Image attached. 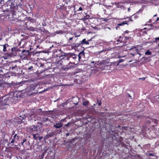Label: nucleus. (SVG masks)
<instances>
[{
	"instance_id": "nucleus-16",
	"label": "nucleus",
	"mask_w": 159,
	"mask_h": 159,
	"mask_svg": "<svg viewBox=\"0 0 159 159\" xmlns=\"http://www.w3.org/2000/svg\"><path fill=\"white\" fill-rule=\"evenodd\" d=\"M54 135V133L53 132L49 133V134H47L45 136V138L48 139L50 137H52Z\"/></svg>"
},
{
	"instance_id": "nucleus-44",
	"label": "nucleus",
	"mask_w": 159,
	"mask_h": 159,
	"mask_svg": "<svg viewBox=\"0 0 159 159\" xmlns=\"http://www.w3.org/2000/svg\"><path fill=\"white\" fill-rule=\"evenodd\" d=\"M105 52V50H102V51H100V52H99V53H102V52Z\"/></svg>"
},
{
	"instance_id": "nucleus-30",
	"label": "nucleus",
	"mask_w": 159,
	"mask_h": 159,
	"mask_svg": "<svg viewBox=\"0 0 159 159\" xmlns=\"http://www.w3.org/2000/svg\"><path fill=\"white\" fill-rule=\"evenodd\" d=\"M98 106H100L101 105V104H102V103H101V100H100L99 101H98V99H97V102L96 103V104H98Z\"/></svg>"
},
{
	"instance_id": "nucleus-57",
	"label": "nucleus",
	"mask_w": 159,
	"mask_h": 159,
	"mask_svg": "<svg viewBox=\"0 0 159 159\" xmlns=\"http://www.w3.org/2000/svg\"><path fill=\"white\" fill-rule=\"evenodd\" d=\"M157 16V15H156H156H154V17H155V16Z\"/></svg>"
},
{
	"instance_id": "nucleus-62",
	"label": "nucleus",
	"mask_w": 159,
	"mask_h": 159,
	"mask_svg": "<svg viewBox=\"0 0 159 159\" xmlns=\"http://www.w3.org/2000/svg\"><path fill=\"white\" fill-rule=\"evenodd\" d=\"M95 104H93V106H95Z\"/></svg>"
},
{
	"instance_id": "nucleus-24",
	"label": "nucleus",
	"mask_w": 159,
	"mask_h": 159,
	"mask_svg": "<svg viewBox=\"0 0 159 159\" xmlns=\"http://www.w3.org/2000/svg\"><path fill=\"white\" fill-rule=\"evenodd\" d=\"M122 41V40H116L114 42V43H113L114 44H115L116 45H119V44H120V43H121V42Z\"/></svg>"
},
{
	"instance_id": "nucleus-15",
	"label": "nucleus",
	"mask_w": 159,
	"mask_h": 159,
	"mask_svg": "<svg viewBox=\"0 0 159 159\" xmlns=\"http://www.w3.org/2000/svg\"><path fill=\"white\" fill-rule=\"evenodd\" d=\"M120 44L119 45H117V47H121L124 46H125L127 44H126V42H125V41H122L121 42V43H120Z\"/></svg>"
},
{
	"instance_id": "nucleus-27",
	"label": "nucleus",
	"mask_w": 159,
	"mask_h": 159,
	"mask_svg": "<svg viewBox=\"0 0 159 159\" xmlns=\"http://www.w3.org/2000/svg\"><path fill=\"white\" fill-rule=\"evenodd\" d=\"M25 118L26 117L25 115H22V116L21 115H20L19 117V119L22 120L25 119Z\"/></svg>"
},
{
	"instance_id": "nucleus-28",
	"label": "nucleus",
	"mask_w": 159,
	"mask_h": 159,
	"mask_svg": "<svg viewBox=\"0 0 159 159\" xmlns=\"http://www.w3.org/2000/svg\"><path fill=\"white\" fill-rule=\"evenodd\" d=\"M152 54V52L149 50H147L145 52V54L147 55H151Z\"/></svg>"
},
{
	"instance_id": "nucleus-26",
	"label": "nucleus",
	"mask_w": 159,
	"mask_h": 159,
	"mask_svg": "<svg viewBox=\"0 0 159 159\" xmlns=\"http://www.w3.org/2000/svg\"><path fill=\"white\" fill-rule=\"evenodd\" d=\"M11 158V156L8 155H6L5 156V157L4 158V157H3V159H10Z\"/></svg>"
},
{
	"instance_id": "nucleus-42",
	"label": "nucleus",
	"mask_w": 159,
	"mask_h": 159,
	"mask_svg": "<svg viewBox=\"0 0 159 159\" xmlns=\"http://www.w3.org/2000/svg\"><path fill=\"white\" fill-rule=\"evenodd\" d=\"M139 79H142V80H145V78L144 77H143L142 78H139Z\"/></svg>"
},
{
	"instance_id": "nucleus-12",
	"label": "nucleus",
	"mask_w": 159,
	"mask_h": 159,
	"mask_svg": "<svg viewBox=\"0 0 159 159\" xmlns=\"http://www.w3.org/2000/svg\"><path fill=\"white\" fill-rule=\"evenodd\" d=\"M84 56L85 54L84 51L80 52L78 55L79 61H80L82 57L84 58Z\"/></svg>"
},
{
	"instance_id": "nucleus-7",
	"label": "nucleus",
	"mask_w": 159,
	"mask_h": 159,
	"mask_svg": "<svg viewBox=\"0 0 159 159\" xmlns=\"http://www.w3.org/2000/svg\"><path fill=\"white\" fill-rule=\"evenodd\" d=\"M33 112L32 115H30L29 116V119L31 122L34 121H36V118L34 116H35L40 115L42 114V109H37L36 110H34L32 111Z\"/></svg>"
},
{
	"instance_id": "nucleus-48",
	"label": "nucleus",
	"mask_w": 159,
	"mask_h": 159,
	"mask_svg": "<svg viewBox=\"0 0 159 159\" xmlns=\"http://www.w3.org/2000/svg\"><path fill=\"white\" fill-rule=\"evenodd\" d=\"M6 108V107H3V108H1V109H5V108Z\"/></svg>"
},
{
	"instance_id": "nucleus-40",
	"label": "nucleus",
	"mask_w": 159,
	"mask_h": 159,
	"mask_svg": "<svg viewBox=\"0 0 159 159\" xmlns=\"http://www.w3.org/2000/svg\"><path fill=\"white\" fill-rule=\"evenodd\" d=\"M82 8L81 7H80L79 9L78 10H77V11H82Z\"/></svg>"
},
{
	"instance_id": "nucleus-35",
	"label": "nucleus",
	"mask_w": 159,
	"mask_h": 159,
	"mask_svg": "<svg viewBox=\"0 0 159 159\" xmlns=\"http://www.w3.org/2000/svg\"><path fill=\"white\" fill-rule=\"evenodd\" d=\"M57 33L58 34H61L62 33V31H59L57 32Z\"/></svg>"
},
{
	"instance_id": "nucleus-32",
	"label": "nucleus",
	"mask_w": 159,
	"mask_h": 159,
	"mask_svg": "<svg viewBox=\"0 0 159 159\" xmlns=\"http://www.w3.org/2000/svg\"><path fill=\"white\" fill-rule=\"evenodd\" d=\"M71 124V123L70 122H68L66 124H65L64 125L65 127H67L68 126H69L70 124Z\"/></svg>"
},
{
	"instance_id": "nucleus-46",
	"label": "nucleus",
	"mask_w": 159,
	"mask_h": 159,
	"mask_svg": "<svg viewBox=\"0 0 159 159\" xmlns=\"http://www.w3.org/2000/svg\"><path fill=\"white\" fill-rule=\"evenodd\" d=\"M15 133V131L14 130H13L12 133V135H13Z\"/></svg>"
},
{
	"instance_id": "nucleus-39",
	"label": "nucleus",
	"mask_w": 159,
	"mask_h": 159,
	"mask_svg": "<svg viewBox=\"0 0 159 159\" xmlns=\"http://www.w3.org/2000/svg\"><path fill=\"white\" fill-rule=\"evenodd\" d=\"M43 137L42 136H39V137H38V138H39V140L40 141L42 139H43Z\"/></svg>"
},
{
	"instance_id": "nucleus-1",
	"label": "nucleus",
	"mask_w": 159,
	"mask_h": 159,
	"mask_svg": "<svg viewBox=\"0 0 159 159\" xmlns=\"http://www.w3.org/2000/svg\"><path fill=\"white\" fill-rule=\"evenodd\" d=\"M32 42V41L31 42V43ZM30 42L29 41L28 42V44L29 46H30V49H28L25 48L26 50H23L21 52V55H20V57L22 59L25 60H28L31 57V56L32 55H34L36 54V53H38V52H35L34 51H30L33 48H32L34 45H32V44L30 45ZM26 45L27 44V43H26Z\"/></svg>"
},
{
	"instance_id": "nucleus-52",
	"label": "nucleus",
	"mask_w": 159,
	"mask_h": 159,
	"mask_svg": "<svg viewBox=\"0 0 159 159\" xmlns=\"http://www.w3.org/2000/svg\"><path fill=\"white\" fill-rule=\"evenodd\" d=\"M130 8H128V11H130Z\"/></svg>"
},
{
	"instance_id": "nucleus-29",
	"label": "nucleus",
	"mask_w": 159,
	"mask_h": 159,
	"mask_svg": "<svg viewBox=\"0 0 159 159\" xmlns=\"http://www.w3.org/2000/svg\"><path fill=\"white\" fill-rule=\"evenodd\" d=\"M104 65H105V66H104V68H102V69H107L108 68V67L109 66V67H110V66L109 65H107V64ZM103 67L102 66V68Z\"/></svg>"
},
{
	"instance_id": "nucleus-9",
	"label": "nucleus",
	"mask_w": 159,
	"mask_h": 159,
	"mask_svg": "<svg viewBox=\"0 0 159 159\" xmlns=\"http://www.w3.org/2000/svg\"><path fill=\"white\" fill-rule=\"evenodd\" d=\"M41 127V125H34L29 127L28 129H29L31 131H38L40 130Z\"/></svg>"
},
{
	"instance_id": "nucleus-56",
	"label": "nucleus",
	"mask_w": 159,
	"mask_h": 159,
	"mask_svg": "<svg viewBox=\"0 0 159 159\" xmlns=\"http://www.w3.org/2000/svg\"><path fill=\"white\" fill-rule=\"evenodd\" d=\"M77 143V142H76L75 143V144H74V145H76Z\"/></svg>"
},
{
	"instance_id": "nucleus-21",
	"label": "nucleus",
	"mask_w": 159,
	"mask_h": 159,
	"mask_svg": "<svg viewBox=\"0 0 159 159\" xmlns=\"http://www.w3.org/2000/svg\"><path fill=\"white\" fill-rule=\"evenodd\" d=\"M13 138H14V139H15L16 141H17L18 139L20 138V136L18 134H15Z\"/></svg>"
},
{
	"instance_id": "nucleus-17",
	"label": "nucleus",
	"mask_w": 159,
	"mask_h": 159,
	"mask_svg": "<svg viewBox=\"0 0 159 159\" xmlns=\"http://www.w3.org/2000/svg\"><path fill=\"white\" fill-rule=\"evenodd\" d=\"M39 135L40 134L38 133H37L35 134H33V138L35 140H37L38 139V137H39Z\"/></svg>"
},
{
	"instance_id": "nucleus-41",
	"label": "nucleus",
	"mask_w": 159,
	"mask_h": 159,
	"mask_svg": "<svg viewBox=\"0 0 159 159\" xmlns=\"http://www.w3.org/2000/svg\"><path fill=\"white\" fill-rule=\"evenodd\" d=\"M39 64L40 65V66L41 67L43 66V64L42 63H39Z\"/></svg>"
},
{
	"instance_id": "nucleus-3",
	"label": "nucleus",
	"mask_w": 159,
	"mask_h": 159,
	"mask_svg": "<svg viewBox=\"0 0 159 159\" xmlns=\"http://www.w3.org/2000/svg\"><path fill=\"white\" fill-rule=\"evenodd\" d=\"M118 127H116L115 128V130H111L109 131V133L113 137H116V136H118V133L119 130L118 129H120L122 130L121 131H120V132L121 133H127L130 130V128L129 127L127 126H123L121 128V129H120L121 128V126L118 125Z\"/></svg>"
},
{
	"instance_id": "nucleus-43",
	"label": "nucleus",
	"mask_w": 159,
	"mask_h": 159,
	"mask_svg": "<svg viewBox=\"0 0 159 159\" xmlns=\"http://www.w3.org/2000/svg\"><path fill=\"white\" fill-rule=\"evenodd\" d=\"M3 84L0 82V88L2 87Z\"/></svg>"
},
{
	"instance_id": "nucleus-49",
	"label": "nucleus",
	"mask_w": 159,
	"mask_h": 159,
	"mask_svg": "<svg viewBox=\"0 0 159 159\" xmlns=\"http://www.w3.org/2000/svg\"><path fill=\"white\" fill-rule=\"evenodd\" d=\"M149 22V23H151L152 22V20L151 19H150L149 20V21H148Z\"/></svg>"
},
{
	"instance_id": "nucleus-60",
	"label": "nucleus",
	"mask_w": 159,
	"mask_h": 159,
	"mask_svg": "<svg viewBox=\"0 0 159 159\" xmlns=\"http://www.w3.org/2000/svg\"><path fill=\"white\" fill-rule=\"evenodd\" d=\"M150 25L151 26H152V24H150Z\"/></svg>"
},
{
	"instance_id": "nucleus-51",
	"label": "nucleus",
	"mask_w": 159,
	"mask_h": 159,
	"mask_svg": "<svg viewBox=\"0 0 159 159\" xmlns=\"http://www.w3.org/2000/svg\"><path fill=\"white\" fill-rule=\"evenodd\" d=\"M155 40H159V37L158 38H155Z\"/></svg>"
},
{
	"instance_id": "nucleus-11",
	"label": "nucleus",
	"mask_w": 159,
	"mask_h": 159,
	"mask_svg": "<svg viewBox=\"0 0 159 159\" xmlns=\"http://www.w3.org/2000/svg\"><path fill=\"white\" fill-rule=\"evenodd\" d=\"M21 143L22 145L25 147L27 145H29L30 144L29 141H27V139H23L22 142Z\"/></svg>"
},
{
	"instance_id": "nucleus-37",
	"label": "nucleus",
	"mask_w": 159,
	"mask_h": 159,
	"mask_svg": "<svg viewBox=\"0 0 159 159\" xmlns=\"http://www.w3.org/2000/svg\"><path fill=\"white\" fill-rule=\"evenodd\" d=\"M148 155L150 156H154V154L153 153H149Z\"/></svg>"
},
{
	"instance_id": "nucleus-64",
	"label": "nucleus",
	"mask_w": 159,
	"mask_h": 159,
	"mask_svg": "<svg viewBox=\"0 0 159 159\" xmlns=\"http://www.w3.org/2000/svg\"><path fill=\"white\" fill-rule=\"evenodd\" d=\"M129 20H131V21H133V20H130V19H129Z\"/></svg>"
},
{
	"instance_id": "nucleus-61",
	"label": "nucleus",
	"mask_w": 159,
	"mask_h": 159,
	"mask_svg": "<svg viewBox=\"0 0 159 159\" xmlns=\"http://www.w3.org/2000/svg\"><path fill=\"white\" fill-rule=\"evenodd\" d=\"M129 39V37H128V38H127V39Z\"/></svg>"
},
{
	"instance_id": "nucleus-50",
	"label": "nucleus",
	"mask_w": 159,
	"mask_h": 159,
	"mask_svg": "<svg viewBox=\"0 0 159 159\" xmlns=\"http://www.w3.org/2000/svg\"><path fill=\"white\" fill-rule=\"evenodd\" d=\"M159 19V18L158 17L157 18V19L155 20V21H157Z\"/></svg>"
},
{
	"instance_id": "nucleus-25",
	"label": "nucleus",
	"mask_w": 159,
	"mask_h": 159,
	"mask_svg": "<svg viewBox=\"0 0 159 159\" xmlns=\"http://www.w3.org/2000/svg\"><path fill=\"white\" fill-rule=\"evenodd\" d=\"M125 24H127V23L125 21H124L123 22H122L121 23H119V24H118V26L124 25Z\"/></svg>"
},
{
	"instance_id": "nucleus-34",
	"label": "nucleus",
	"mask_w": 159,
	"mask_h": 159,
	"mask_svg": "<svg viewBox=\"0 0 159 159\" xmlns=\"http://www.w3.org/2000/svg\"><path fill=\"white\" fill-rule=\"evenodd\" d=\"M77 139L76 138H74V139H73L71 140V143H74V142L75 140L76 139Z\"/></svg>"
},
{
	"instance_id": "nucleus-53",
	"label": "nucleus",
	"mask_w": 159,
	"mask_h": 159,
	"mask_svg": "<svg viewBox=\"0 0 159 159\" xmlns=\"http://www.w3.org/2000/svg\"><path fill=\"white\" fill-rule=\"evenodd\" d=\"M79 36V35H78V36ZM74 36L75 37H76L78 36L76 35L75 34L74 35Z\"/></svg>"
},
{
	"instance_id": "nucleus-47",
	"label": "nucleus",
	"mask_w": 159,
	"mask_h": 159,
	"mask_svg": "<svg viewBox=\"0 0 159 159\" xmlns=\"http://www.w3.org/2000/svg\"><path fill=\"white\" fill-rule=\"evenodd\" d=\"M129 32V31L128 30H126V31H125V33H128Z\"/></svg>"
},
{
	"instance_id": "nucleus-6",
	"label": "nucleus",
	"mask_w": 159,
	"mask_h": 159,
	"mask_svg": "<svg viewBox=\"0 0 159 159\" xmlns=\"http://www.w3.org/2000/svg\"><path fill=\"white\" fill-rule=\"evenodd\" d=\"M21 40H15V45L17 47L20 45ZM20 51L17 47H13L11 49V52H10L11 55L15 56L17 55V52H19Z\"/></svg>"
},
{
	"instance_id": "nucleus-55",
	"label": "nucleus",
	"mask_w": 159,
	"mask_h": 159,
	"mask_svg": "<svg viewBox=\"0 0 159 159\" xmlns=\"http://www.w3.org/2000/svg\"><path fill=\"white\" fill-rule=\"evenodd\" d=\"M72 38H69V40H72Z\"/></svg>"
},
{
	"instance_id": "nucleus-38",
	"label": "nucleus",
	"mask_w": 159,
	"mask_h": 159,
	"mask_svg": "<svg viewBox=\"0 0 159 159\" xmlns=\"http://www.w3.org/2000/svg\"><path fill=\"white\" fill-rule=\"evenodd\" d=\"M124 61V60L123 59H120L119 61L118 62L119 63H120L121 62H122Z\"/></svg>"
},
{
	"instance_id": "nucleus-14",
	"label": "nucleus",
	"mask_w": 159,
	"mask_h": 159,
	"mask_svg": "<svg viewBox=\"0 0 159 159\" xmlns=\"http://www.w3.org/2000/svg\"><path fill=\"white\" fill-rule=\"evenodd\" d=\"M151 120L152 121V123H153V124H151V125L153 127L154 126H156L158 124L157 120L156 119H151Z\"/></svg>"
},
{
	"instance_id": "nucleus-22",
	"label": "nucleus",
	"mask_w": 159,
	"mask_h": 159,
	"mask_svg": "<svg viewBox=\"0 0 159 159\" xmlns=\"http://www.w3.org/2000/svg\"><path fill=\"white\" fill-rule=\"evenodd\" d=\"M89 102L88 101H84L83 102L82 105L84 106L88 105L89 104Z\"/></svg>"
},
{
	"instance_id": "nucleus-5",
	"label": "nucleus",
	"mask_w": 159,
	"mask_h": 159,
	"mask_svg": "<svg viewBox=\"0 0 159 159\" xmlns=\"http://www.w3.org/2000/svg\"><path fill=\"white\" fill-rule=\"evenodd\" d=\"M63 59L62 60V61L60 63V64L63 65L62 68L64 70H67L68 69L71 68L74 66V65L75 64L74 62H72L71 61H67L66 60H65V63L63 62Z\"/></svg>"
},
{
	"instance_id": "nucleus-23",
	"label": "nucleus",
	"mask_w": 159,
	"mask_h": 159,
	"mask_svg": "<svg viewBox=\"0 0 159 159\" xmlns=\"http://www.w3.org/2000/svg\"><path fill=\"white\" fill-rule=\"evenodd\" d=\"M35 65L34 64L33 65L29 66L27 69L29 70H33L34 67V66H35Z\"/></svg>"
},
{
	"instance_id": "nucleus-18",
	"label": "nucleus",
	"mask_w": 159,
	"mask_h": 159,
	"mask_svg": "<svg viewBox=\"0 0 159 159\" xmlns=\"http://www.w3.org/2000/svg\"><path fill=\"white\" fill-rule=\"evenodd\" d=\"M62 124L61 123L57 124L54 125V127L57 129L60 128L62 127Z\"/></svg>"
},
{
	"instance_id": "nucleus-31",
	"label": "nucleus",
	"mask_w": 159,
	"mask_h": 159,
	"mask_svg": "<svg viewBox=\"0 0 159 159\" xmlns=\"http://www.w3.org/2000/svg\"><path fill=\"white\" fill-rule=\"evenodd\" d=\"M16 140L14 139V138H13L12 139V140L10 141V143H14L15 142H16Z\"/></svg>"
},
{
	"instance_id": "nucleus-36",
	"label": "nucleus",
	"mask_w": 159,
	"mask_h": 159,
	"mask_svg": "<svg viewBox=\"0 0 159 159\" xmlns=\"http://www.w3.org/2000/svg\"><path fill=\"white\" fill-rule=\"evenodd\" d=\"M152 123V121L151 120H148L147 121V124H150L151 123Z\"/></svg>"
},
{
	"instance_id": "nucleus-63",
	"label": "nucleus",
	"mask_w": 159,
	"mask_h": 159,
	"mask_svg": "<svg viewBox=\"0 0 159 159\" xmlns=\"http://www.w3.org/2000/svg\"><path fill=\"white\" fill-rule=\"evenodd\" d=\"M143 116H141V117H140V118H141Z\"/></svg>"
},
{
	"instance_id": "nucleus-2",
	"label": "nucleus",
	"mask_w": 159,
	"mask_h": 159,
	"mask_svg": "<svg viewBox=\"0 0 159 159\" xmlns=\"http://www.w3.org/2000/svg\"><path fill=\"white\" fill-rule=\"evenodd\" d=\"M53 55L55 57L56 63L59 64L62 61V58L65 57L66 53L62 51L61 49H55L53 51Z\"/></svg>"
},
{
	"instance_id": "nucleus-4",
	"label": "nucleus",
	"mask_w": 159,
	"mask_h": 159,
	"mask_svg": "<svg viewBox=\"0 0 159 159\" xmlns=\"http://www.w3.org/2000/svg\"><path fill=\"white\" fill-rule=\"evenodd\" d=\"M62 58L63 62L65 63L64 60H65L67 61H70L75 63V61L77 59V55L73 53H66L65 57H64Z\"/></svg>"
},
{
	"instance_id": "nucleus-54",
	"label": "nucleus",
	"mask_w": 159,
	"mask_h": 159,
	"mask_svg": "<svg viewBox=\"0 0 159 159\" xmlns=\"http://www.w3.org/2000/svg\"><path fill=\"white\" fill-rule=\"evenodd\" d=\"M36 47L37 48H38L39 46L38 45H36Z\"/></svg>"
},
{
	"instance_id": "nucleus-59",
	"label": "nucleus",
	"mask_w": 159,
	"mask_h": 159,
	"mask_svg": "<svg viewBox=\"0 0 159 159\" xmlns=\"http://www.w3.org/2000/svg\"><path fill=\"white\" fill-rule=\"evenodd\" d=\"M91 63H94V61H92Z\"/></svg>"
},
{
	"instance_id": "nucleus-45",
	"label": "nucleus",
	"mask_w": 159,
	"mask_h": 159,
	"mask_svg": "<svg viewBox=\"0 0 159 159\" xmlns=\"http://www.w3.org/2000/svg\"><path fill=\"white\" fill-rule=\"evenodd\" d=\"M69 135V133H66V137L68 136Z\"/></svg>"
},
{
	"instance_id": "nucleus-10",
	"label": "nucleus",
	"mask_w": 159,
	"mask_h": 159,
	"mask_svg": "<svg viewBox=\"0 0 159 159\" xmlns=\"http://www.w3.org/2000/svg\"><path fill=\"white\" fill-rule=\"evenodd\" d=\"M90 40H82V41L80 43H76V44H68V45L69 46H71L73 47H77L79 46L81 44H89V43L88 41H90Z\"/></svg>"
},
{
	"instance_id": "nucleus-20",
	"label": "nucleus",
	"mask_w": 159,
	"mask_h": 159,
	"mask_svg": "<svg viewBox=\"0 0 159 159\" xmlns=\"http://www.w3.org/2000/svg\"><path fill=\"white\" fill-rule=\"evenodd\" d=\"M3 46V50L4 52H6L7 51V47H9V45L7 44H5L4 45H2Z\"/></svg>"
},
{
	"instance_id": "nucleus-33",
	"label": "nucleus",
	"mask_w": 159,
	"mask_h": 159,
	"mask_svg": "<svg viewBox=\"0 0 159 159\" xmlns=\"http://www.w3.org/2000/svg\"><path fill=\"white\" fill-rule=\"evenodd\" d=\"M44 53H49L50 52V51H49V50H47V51H43Z\"/></svg>"
},
{
	"instance_id": "nucleus-19",
	"label": "nucleus",
	"mask_w": 159,
	"mask_h": 159,
	"mask_svg": "<svg viewBox=\"0 0 159 159\" xmlns=\"http://www.w3.org/2000/svg\"><path fill=\"white\" fill-rule=\"evenodd\" d=\"M60 45L59 43H57L56 42H53V44L51 46H50V48L51 47H58Z\"/></svg>"
},
{
	"instance_id": "nucleus-8",
	"label": "nucleus",
	"mask_w": 159,
	"mask_h": 159,
	"mask_svg": "<svg viewBox=\"0 0 159 159\" xmlns=\"http://www.w3.org/2000/svg\"><path fill=\"white\" fill-rule=\"evenodd\" d=\"M11 98L10 97H3L0 101V104L3 106L9 105Z\"/></svg>"
},
{
	"instance_id": "nucleus-13",
	"label": "nucleus",
	"mask_w": 159,
	"mask_h": 159,
	"mask_svg": "<svg viewBox=\"0 0 159 159\" xmlns=\"http://www.w3.org/2000/svg\"><path fill=\"white\" fill-rule=\"evenodd\" d=\"M9 70H12L13 71L14 70H17L18 68L17 67L16 65H12L9 67Z\"/></svg>"
},
{
	"instance_id": "nucleus-58",
	"label": "nucleus",
	"mask_w": 159,
	"mask_h": 159,
	"mask_svg": "<svg viewBox=\"0 0 159 159\" xmlns=\"http://www.w3.org/2000/svg\"><path fill=\"white\" fill-rule=\"evenodd\" d=\"M107 28H108V29H109V30H110V29L109 27H108Z\"/></svg>"
}]
</instances>
